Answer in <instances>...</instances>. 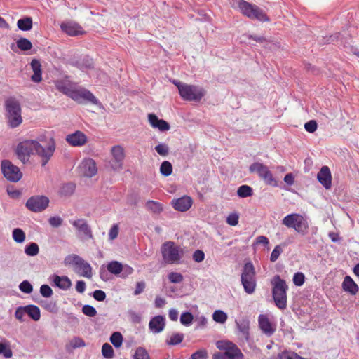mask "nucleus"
<instances>
[{
    "mask_svg": "<svg viewBox=\"0 0 359 359\" xmlns=\"http://www.w3.org/2000/svg\"><path fill=\"white\" fill-rule=\"evenodd\" d=\"M205 258L204 252L201 250H196L193 254V259L196 262H201Z\"/></svg>",
    "mask_w": 359,
    "mask_h": 359,
    "instance_id": "nucleus-60",
    "label": "nucleus"
},
{
    "mask_svg": "<svg viewBox=\"0 0 359 359\" xmlns=\"http://www.w3.org/2000/svg\"><path fill=\"white\" fill-rule=\"evenodd\" d=\"M249 170L252 173H257L266 184L272 185L274 187L277 186L276 180L266 165L261 163L255 162L251 164L249 168Z\"/></svg>",
    "mask_w": 359,
    "mask_h": 359,
    "instance_id": "nucleus-11",
    "label": "nucleus"
},
{
    "mask_svg": "<svg viewBox=\"0 0 359 359\" xmlns=\"http://www.w3.org/2000/svg\"><path fill=\"white\" fill-rule=\"evenodd\" d=\"M160 172L165 177L170 175L172 172V164L169 161H163L160 166Z\"/></svg>",
    "mask_w": 359,
    "mask_h": 359,
    "instance_id": "nucleus-41",
    "label": "nucleus"
},
{
    "mask_svg": "<svg viewBox=\"0 0 359 359\" xmlns=\"http://www.w3.org/2000/svg\"><path fill=\"white\" fill-rule=\"evenodd\" d=\"M70 97L78 103L90 102L95 105L100 104L90 91L81 87L75 86Z\"/></svg>",
    "mask_w": 359,
    "mask_h": 359,
    "instance_id": "nucleus-12",
    "label": "nucleus"
},
{
    "mask_svg": "<svg viewBox=\"0 0 359 359\" xmlns=\"http://www.w3.org/2000/svg\"><path fill=\"white\" fill-rule=\"evenodd\" d=\"M147 209L154 214H159L163 211L162 204L154 201H148L146 203Z\"/></svg>",
    "mask_w": 359,
    "mask_h": 359,
    "instance_id": "nucleus-31",
    "label": "nucleus"
},
{
    "mask_svg": "<svg viewBox=\"0 0 359 359\" xmlns=\"http://www.w3.org/2000/svg\"><path fill=\"white\" fill-rule=\"evenodd\" d=\"M53 281L55 286L59 287L62 290H67L70 288L72 285V282L70 279L65 276H60L57 275H55L53 276Z\"/></svg>",
    "mask_w": 359,
    "mask_h": 359,
    "instance_id": "nucleus-27",
    "label": "nucleus"
},
{
    "mask_svg": "<svg viewBox=\"0 0 359 359\" xmlns=\"http://www.w3.org/2000/svg\"><path fill=\"white\" fill-rule=\"evenodd\" d=\"M172 204L176 210L184 212L191 208L192 199L189 196H184L176 200H173Z\"/></svg>",
    "mask_w": 359,
    "mask_h": 359,
    "instance_id": "nucleus-22",
    "label": "nucleus"
},
{
    "mask_svg": "<svg viewBox=\"0 0 359 359\" xmlns=\"http://www.w3.org/2000/svg\"><path fill=\"white\" fill-rule=\"evenodd\" d=\"M283 252V249L280 245H276L274 249L273 250L271 256H270V261L271 262H275L280 255V254Z\"/></svg>",
    "mask_w": 359,
    "mask_h": 359,
    "instance_id": "nucleus-54",
    "label": "nucleus"
},
{
    "mask_svg": "<svg viewBox=\"0 0 359 359\" xmlns=\"http://www.w3.org/2000/svg\"><path fill=\"white\" fill-rule=\"evenodd\" d=\"M342 287L344 291L349 292L351 294H355L359 290L358 285L348 276L344 278L342 283Z\"/></svg>",
    "mask_w": 359,
    "mask_h": 359,
    "instance_id": "nucleus-28",
    "label": "nucleus"
},
{
    "mask_svg": "<svg viewBox=\"0 0 359 359\" xmlns=\"http://www.w3.org/2000/svg\"><path fill=\"white\" fill-rule=\"evenodd\" d=\"M43 137H39V140H26L20 142L16 148V154L18 158L25 163L31 155L37 154L42 158V165L44 166L53 156L55 150V142L53 137H50L47 145L44 143Z\"/></svg>",
    "mask_w": 359,
    "mask_h": 359,
    "instance_id": "nucleus-1",
    "label": "nucleus"
},
{
    "mask_svg": "<svg viewBox=\"0 0 359 359\" xmlns=\"http://www.w3.org/2000/svg\"><path fill=\"white\" fill-rule=\"evenodd\" d=\"M13 240L16 243H22L25 240V232L19 228L14 229L12 233Z\"/></svg>",
    "mask_w": 359,
    "mask_h": 359,
    "instance_id": "nucleus-42",
    "label": "nucleus"
},
{
    "mask_svg": "<svg viewBox=\"0 0 359 359\" xmlns=\"http://www.w3.org/2000/svg\"><path fill=\"white\" fill-rule=\"evenodd\" d=\"M1 354L6 358L12 357L13 352L10 348V344L8 341L0 343V355Z\"/></svg>",
    "mask_w": 359,
    "mask_h": 359,
    "instance_id": "nucleus-40",
    "label": "nucleus"
},
{
    "mask_svg": "<svg viewBox=\"0 0 359 359\" xmlns=\"http://www.w3.org/2000/svg\"><path fill=\"white\" fill-rule=\"evenodd\" d=\"M318 124L315 120H311L304 124L305 130L309 133H314L317 130Z\"/></svg>",
    "mask_w": 359,
    "mask_h": 359,
    "instance_id": "nucleus-57",
    "label": "nucleus"
},
{
    "mask_svg": "<svg viewBox=\"0 0 359 359\" xmlns=\"http://www.w3.org/2000/svg\"><path fill=\"white\" fill-rule=\"evenodd\" d=\"M49 202L48 198L45 196H34L27 201L26 207L34 212H42L47 208Z\"/></svg>",
    "mask_w": 359,
    "mask_h": 359,
    "instance_id": "nucleus-13",
    "label": "nucleus"
},
{
    "mask_svg": "<svg viewBox=\"0 0 359 359\" xmlns=\"http://www.w3.org/2000/svg\"><path fill=\"white\" fill-rule=\"evenodd\" d=\"M170 125L167 121H164L163 119H161L160 122L156 125L155 128H158L161 131H167L170 129Z\"/></svg>",
    "mask_w": 359,
    "mask_h": 359,
    "instance_id": "nucleus-63",
    "label": "nucleus"
},
{
    "mask_svg": "<svg viewBox=\"0 0 359 359\" xmlns=\"http://www.w3.org/2000/svg\"><path fill=\"white\" fill-rule=\"evenodd\" d=\"M111 154L116 161V165H113L114 169L121 168L125 156L123 148L120 145L114 146L111 148Z\"/></svg>",
    "mask_w": 359,
    "mask_h": 359,
    "instance_id": "nucleus-25",
    "label": "nucleus"
},
{
    "mask_svg": "<svg viewBox=\"0 0 359 359\" xmlns=\"http://www.w3.org/2000/svg\"><path fill=\"white\" fill-rule=\"evenodd\" d=\"M40 293L43 297H50L53 295V290L48 285H42L40 287Z\"/></svg>",
    "mask_w": 359,
    "mask_h": 359,
    "instance_id": "nucleus-56",
    "label": "nucleus"
},
{
    "mask_svg": "<svg viewBox=\"0 0 359 359\" xmlns=\"http://www.w3.org/2000/svg\"><path fill=\"white\" fill-rule=\"evenodd\" d=\"M48 222L53 227H59L62 223V219L60 217H51L49 218Z\"/></svg>",
    "mask_w": 359,
    "mask_h": 359,
    "instance_id": "nucleus-61",
    "label": "nucleus"
},
{
    "mask_svg": "<svg viewBox=\"0 0 359 359\" xmlns=\"http://www.w3.org/2000/svg\"><path fill=\"white\" fill-rule=\"evenodd\" d=\"M25 306V311L33 320L38 321L41 318V312L39 308L34 304H29Z\"/></svg>",
    "mask_w": 359,
    "mask_h": 359,
    "instance_id": "nucleus-29",
    "label": "nucleus"
},
{
    "mask_svg": "<svg viewBox=\"0 0 359 359\" xmlns=\"http://www.w3.org/2000/svg\"><path fill=\"white\" fill-rule=\"evenodd\" d=\"M107 270L112 274L118 275L123 270V264L117 261H112L107 264Z\"/></svg>",
    "mask_w": 359,
    "mask_h": 359,
    "instance_id": "nucleus-33",
    "label": "nucleus"
},
{
    "mask_svg": "<svg viewBox=\"0 0 359 359\" xmlns=\"http://www.w3.org/2000/svg\"><path fill=\"white\" fill-rule=\"evenodd\" d=\"M148 119H149V122L150 123V125L153 127V128H156V125L158 124V123L160 122L161 119H159L155 114H149L148 115Z\"/></svg>",
    "mask_w": 359,
    "mask_h": 359,
    "instance_id": "nucleus-64",
    "label": "nucleus"
},
{
    "mask_svg": "<svg viewBox=\"0 0 359 359\" xmlns=\"http://www.w3.org/2000/svg\"><path fill=\"white\" fill-rule=\"evenodd\" d=\"M134 359H150V357L144 348L138 347L135 351Z\"/></svg>",
    "mask_w": 359,
    "mask_h": 359,
    "instance_id": "nucleus-45",
    "label": "nucleus"
},
{
    "mask_svg": "<svg viewBox=\"0 0 359 359\" xmlns=\"http://www.w3.org/2000/svg\"><path fill=\"white\" fill-rule=\"evenodd\" d=\"M237 328V334L243 338L245 341H248L250 337V321L245 318L243 317L240 319L235 320Z\"/></svg>",
    "mask_w": 359,
    "mask_h": 359,
    "instance_id": "nucleus-17",
    "label": "nucleus"
},
{
    "mask_svg": "<svg viewBox=\"0 0 359 359\" xmlns=\"http://www.w3.org/2000/svg\"><path fill=\"white\" fill-rule=\"evenodd\" d=\"M64 264L66 266H74V271L80 276L87 278H92L93 273L90 264L77 255L72 254L66 256L64 259Z\"/></svg>",
    "mask_w": 359,
    "mask_h": 359,
    "instance_id": "nucleus-4",
    "label": "nucleus"
},
{
    "mask_svg": "<svg viewBox=\"0 0 359 359\" xmlns=\"http://www.w3.org/2000/svg\"><path fill=\"white\" fill-rule=\"evenodd\" d=\"M71 347L74 349L84 347L86 346V343L83 339L79 337H74L69 343Z\"/></svg>",
    "mask_w": 359,
    "mask_h": 359,
    "instance_id": "nucleus-49",
    "label": "nucleus"
},
{
    "mask_svg": "<svg viewBox=\"0 0 359 359\" xmlns=\"http://www.w3.org/2000/svg\"><path fill=\"white\" fill-rule=\"evenodd\" d=\"M165 326V318L163 316L158 315L153 317L149 323V328L154 334L161 332Z\"/></svg>",
    "mask_w": 359,
    "mask_h": 359,
    "instance_id": "nucleus-19",
    "label": "nucleus"
},
{
    "mask_svg": "<svg viewBox=\"0 0 359 359\" xmlns=\"http://www.w3.org/2000/svg\"><path fill=\"white\" fill-rule=\"evenodd\" d=\"M168 278L172 283H180L183 281V276L178 272H171L168 274Z\"/></svg>",
    "mask_w": 359,
    "mask_h": 359,
    "instance_id": "nucleus-48",
    "label": "nucleus"
},
{
    "mask_svg": "<svg viewBox=\"0 0 359 359\" xmlns=\"http://www.w3.org/2000/svg\"><path fill=\"white\" fill-rule=\"evenodd\" d=\"M109 340L115 348H120L123 341V335L119 332H114L111 334Z\"/></svg>",
    "mask_w": 359,
    "mask_h": 359,
    "instance_id": "nucleus-34",
    "label": "nucleus"
},
{
    "mask_svg": "<svg viewBox=\"0 0 359 359\" xmlns=\"http://www.w3.org/2000/svg\"><path fill=\"white\" fill-rule=\"evenodd\" d=\"M71 224L78 231V235L82 240H88L93 238L92 230L84 219H79L71 222Z\"/></svg>",
    "mask_w": 359,
    "mask_h": 359,
    "instance_id": "nucleus-15",
    "label": "nucleus"
},
{
    "mask_svg": "<svg viewBox=\"0 0 359 359\" xmlns=\"http://www.w3.org/2000/svg\"><path fill=\"white\" fill-rule=\"evenodd\" d=\"M66 141L72 146L81 147L86 144L87 137L81 131H76L66 137Z\"/></svg>",
    "mask_w": 359,
    "mask_h": 359,
    "instance_id": "nucleus-21",
    "label": "nucleus"
},
{
    "mask_svg": "<svg viewBox=\"0 0 359 359\" xmlns=\"http://www.w3.org/2000/svg\"><path fill=\"white\" fill-rule=\"evenodd\" d=\"M282 224L289 229H293L295 231L305 236L309 231V222L306 217L298 213H291L286 215L282 220Z\"/></svg>",
    "mask_w": 359,
    "mask_h": 359,
    "instance_id": "nucleus-5",
    "label": "nucleus"
},
{
    "mask_svg": "<svg viewBox=\"0 0 359 359\" xmlns=\"http://www.w3.org/2000/svg\"><path fill=\"white\" fill-rule=\"evenodd\" d=\"M293 283L296 286H302L305 281V276L301 272L295 273L293 276Z\"/></svg>",
    "mask_w": 359,
    "mask_h": 359,
    "instance_id": "nucleus-52",
    "label": "nucleus"
},
{
    "mask_svg": "<svg viewBox=\"0 0 359 359\" xmlns=\"http://www.w3.org/2000/svg\"><path fill=\"white\" fill-rule=\"evenodd\" d=\"M318 182L326 189H329L332 185V175L327 166H323L317 175Z\"/></svg>",
    "mask_w": 359,
    "mask_h": 359,
    "instance_id": "nucleus-20",
    "label": "nucleus"
},
{
    "mask_svg": "<svg viewBox=\"0 0 359 359\" xmlns=\"http://www.w3.org/2000/svg\"><path fill=\"white\" fill-rule=\"evenodd\" d=\"M31 68L34 72L31 76V80L34 83H39L42 80L41 65L36 59H33L30 63Z\"/></svg>",
    "mask_w": 359,
    "mask_h": 359,
    "instance_id": "nucleus-26",
    "label": "nucleus"
},
{
    "mask_svg": "<svg viewBox=\"0 0 359 359\" xmlns=\"http://www.w3.org/2000/svg\"><path fill=\"white\" fill-rule=\"evenodd\" d=\"M102 354L104 358L111 359L114 356V351L109 344L105 343L102 346Z\"/></svg>",
    "mask_w": 359,
    "mask_h": 359,
    "instance_id": "nucleus-38",
    "label": "nucleus"
},
{
    "mask_svg": "<svg viewBox=\"0 0 359 359\" xmlns=\"http://www.w3.org/2000/svg\"><path fill=\"white\" fill-rule=\"evenodd\" d=\"M194 316L190 312L182 313L180 316V323L185 326H189L191 324Z\"/></svg>",
    "mask_w": 359,
    "mask_h": 359,
    "instance_id": "nucleus-46",
    "label": "nucleus"
},
{
    "mask_svg": "<svg viewBox=\"0 0 359 359\" xmlns=\"http://www.w3.org/2000/svg\"><path fill=\"white\" fill-rule=\"evenodd\" d=\"M40 305L47 310L49 312L51 313H55L57 311V307L55 304V302H53L52 301H47V300H43L40 302Z\"/></svg>",
    "mask_w": 359,
    "mask_h": 359,
    "instance_id": "nucleus-43",
    "label": "nucleus"
},
{
    "mask_svg": "<svg viewBox=\"0 0 359 359\" xmlns=\"http://www.w3.org/2000/svg\"><path fill=\"white\" fill-rule=\"evenodd\" d=\"M241 282L247 294H252L255 292L257 286L256 272L251 262L244 264L241 275Z\"/></svg>",
    "mask_w": 359,
    "mask_h": 359,
    "instance_id": "nucleus-6",
    "label": "nucleus"
},
{
    "mask_svg": "<svg viewBox=\"0 0 359 359\" xmlns=\"http://www.w3.org/2000/svg\"><path fill=\"white\" fill-rule=\"evenodd\" d=\"M6 118L11 128L18 127L22 122V109L19 101L15 97H8L5 101Z\"/></svg>",
    "mask_w": 359,
    "mask_h": 359,
    "instance_id": "nucleus-2",
    "label": "nucleus"
},
{
    "mask_svg": "<svg viewBox=\"0 0 359 359\" xmlns=\"http://www.w3.org/2000/svg\"><path fill=\"white\" fill-rule=\"evenodd\" d=\"M237 4L241 12L248 18L263 22L269 21L265 13L257 6L251 4L245 0H238Z\"/></svg>",
    "mask_w": 359,
    "mask_h": 359,
    "instance_id": "nucleus-8",
    "label": "nucleus"
},
{
    "mask_svg": "<svg viewBox=\"0 0 359 359\" xmlns=\"http://www.w3.org/2000/svg\"><path fill=\"white\" fill-rule=\"evenodd\" d=\"M259 326L263 333L266 336L271 337L276 331V326L272 325L269 318L264 314H260L258 317Z\"/></svg>",
    "mask_w": 359,
    "mask_h": 359,
    "instance_id": "nucleus-18",
    "label": "nucleus"
},
{
    "mask_svg": "<svg viewBox=\"0 0 359 359\" xmlns=\"http://www.w3.org/2000/svg\"><path fill=\"white\" fill-rule=\"evenodd\" d=\"M60 27L64 32L70 36H77L83 33L82 27L76 22H63Z\"/></svg>",
    "mask_w": 359,
    "mask_h": 359,
    "instance_id": "nucleus-24",
    "label": "nucleus"
},
{
    "mask_svg": "<svg viewBox=\"0 0 359 359\" xmlns=\"http://www.w3.org/2000/svg\"><path fill=\"white\" fill-rule=\"evenodd\" d=\"M1 170L4 176L11 182H16L22 178L20 169L9 161L4 160L1 162Z\"/></svg>",
    "mask_w": 359,
    "mask_h": 359,
    "instance_id": "nucleus-14",
    "label": "nucleus"
},
{
    "mask_svg": "<svg viewBox=\"0 0 359 359\" xmlns=\"http://www.w3.org/2000/svg\"><path fill=\"white\" fill-rule=\"evenodd\" d=\"M184 335L182 333H173L170 338L167 339L165 342L170 346H176L182 342Z\"/></svg>",
    "mask_w": 359,
    "mask_h": 359,
    "instance_id": "nucleus-32",
    "label": "nucleus"
},
{
    "mask_svg": "<svg viewBox=\"0 0 359 359\" xmlns=\"http://www.w3.org/2000/svg\"><path fill=\"white\" fill-rule=\"evenodd\" d=\"M25 306H19L16 309L15 311V317L20 323H23L25 321V316L26 314V312L25 311Z\"/></svg>",
    "mask_w": 359,
    "mask_h": 359,
    "instance_id": "nucleus-53",
    "label": "nucleus"
},
{
    "mask_svg": "<svg viewBox=\"0 0 359 359\" xmlns=\"http://www.w3.org/2000/svg\"><path fill=\"white\" fill-rule=\"evenodd\" d=\"M79 170L81 175L87 177H92L97 172L96 163L92 158L83 160L79 166Z\"/></svg>",
    "mask_w": 359,
    "mask_h": 359,
    "instance_id": "nucleus-16",
    "label": "nucleus"
},
{
    "mask_svg": "<svg viewBox=\"0 0 359 359\" xmlns=\"http://www.w3.org/2000/svg\"><path fill=\"white\" fill-rule=\"evenodd\" d=\"M93 295L94 299L99 302L104 301L106 298L105 292L100 290H97L94 291Z\"/></svg>",
    "mask_w": 359,
    "mask_h": 359,
    "instance_id": "nucleus-62",
    "label": "nucleus"
},
{
    "mask_svg": "<svg viewBox=\"0 0 359 359\" xmlns=\"http://www.w3.org/2000/svg\"><path fill=\"white\" fill-rule=\"evenodd\" d=\"M17 47L22 50L27 51L32 49V44L31 41L26 38H20L16 41Z\"/></svg>",
    "mask_w": 359,
    "mask_h": 359,
    "instance_id": "nucleus-35",
    "label": "nucleus"
},
{
    "mask_svg": "<svg viewBox=\"0 0 359 359\" xmlns=\"http://www.w3.org/2000/svg\"><path fill=\"white\" fill-rule=\"evenodd\" d=\"M226 222L231 226H236L238 223V215L236 213L230 214L226 218Z\"/></svg>",
    "mask_w": 359,
    "mask_h": 359,
    "instance_id": "nucleus-59",
    "label": "nucleus"
},
{
    "mask_svg": "<svg viewBox=\"0 0 359 359\" xmlns=\"http://www.w3.org/2000/svg\"><path fill=\"white\" fill-rule=\"evenodd\" d=\"M216 347L224 351L223 353L227 359H243L244 355L241 349L233 342L226 340H220L216 342Z\"/></svg>",
    "mask_w": 359,
    "mask_h": 359,
    "instance_id": "nucleus-10",
    "label": "nucleus"
},
{
    "mask_svg": "<svg viewBox=\"0 0 359 359\" xmlns=\"http://www.w3.org/2000/svg\"><path fill=\"white\" fill-rule=\"evenodd\" d=\"M75 190V185L73 183H67L62 186L60 193L64 196H69L73 194Z\"/></svg>",
    "mask_w": 359,
    "mask_h": 359,
    "instance_id": "nucleus-39",
    "label": "nucleus"
},
{
    "mask_svg": "<svg viewBox=\"0 0 359 359\" xmlns=\"http://www.w3.org/2000/svg\"><path fill=\"white\" fill-rule=\"evenodd\" d=\"M39 248L36 243H31L25 248V252L29 256H35L39 253Z\"/></svg>",
    "mask_w": 359,
    "mask_h": 359,
    "instance_id": "nucleus-44",
    "label": "nucleus"
},
{
    "mask_svg": "<svg viewBox=\"0 0 359 359\" xmlns=\"http://www.w3.org/2000/svg\"><path fill=\"white\" fill-rule=\"evenodd\" d=\"M118 225L117 224H113L109 232V239L112 241L116 238L118 235Z\"/></svg>",
    "mask_w": 359,
    "mask_h": 359,
    "instance_id": "nucleus-58",
    "label": "nucleus"
},
{
    "mask_svg": "<svg viewBox=\"0 0 359 359\" xmlns=\"http://www.w3.org/2000/svg\"><path fill=\"white\" fill-rule=\"evenodd\" d=\"M163 261L166 264H177L182 259L183 251L172 241H167L161 248Z\"/></svg>",
    "mask_w": 359,
    "mask_h": 359,
    "instance_id": "nucleus-7",
    "label": "nucleus"
},
{
    "mask_svg": "<svg viewBox=\"0 0 359 359\" xmlns=\"http://www.w3.org/2000/svg\"><path fill=\"white\" fill-rule=\"evenodd\" d=\"M208 358V352L205 349H200L195 353H194L190 359H207Z\"/></svg>",
    "mask_w": 359,
    "mask_h": 359,
    "instance_id": "nucleus-55",
    "label": "nucleus"
},
{
    "mask_svg": "<svg viewBox=\"0 0 359 359\" xmlns=\"http://www.w3.org/2000/svg\"><path fill=\"white\" fill-rule=\"evenodd\" d=\"M227 318V314L222 310H216L212 314L213 320L220 324H224Z\"/></svg>",
    "mask_w": 359,
    "mask_h": 359,
    "instance_id": "nucleus-37",
    "label": "nucleus"
},
{
    "mask_svg": "<svg viewBox=\"0 0 359 359\" xmlns=\"http://www.w3.org/2000/svg\"><path fill=\"white\" fill-rule=\"evenodd\" d=\"M272 285V296L276 306L280 309L287 307V291L288 286L280 276H275L271 281Z\"/></svg>",
    "mask_w": 359,
    "mask_h": 359,
    "instance_id": "nucleus-3",
    "label": "nucleus"
},
{
    "mask_svg": "<svg viewBox=\"0 0 359 359\" xmlns=\"http://www.w3.org/2000/svg\"><path fill=\"white\" fill-rule=\"evenodd\" d=\"M19 289L21 292L30 294L33 291V287L28 280H23L19 285Z\"/></svg>",
    "mask_w": 359,
    "mask_h": 359,
    "instance_id": "nucleus-50",
    "label": "nucleus"
},
{
    "mask_svg": "<svg viewBox=\"0 0 359 359\" xmlns=\"http://www.w3.org/2000/svg\"><path fill=\"white\" fill-rule=\"evenodd\" d=\"M55 86L57 90L69 97H71V95L76 86L67 79L57 80L55 81Z\"/></svg>",
    "mask_w": 359,
    "mask_h": 359,
    "instance_id": "nucleus-23",
    "label": "nucleus"
},
{
    "mask_svg": "<svg viewBox=\"0 0 359 359\" xmlns=\"http://www.w3.org/2000/svg\"><path fill=\"white\" fill-rule=\"evenodd\" d=\"M180 95L184 100L198 102L205 95V90L198 86L186 83L184 86H181Z\"/></svg>",
    "mask_w": 359,
    "mask_h": 359,
    "instance_id": "nucleus-9",
    "label": "nucleus"
},
{
    "mask_svg": "<svg viewBox=\"0 0 359 359\" xmlns=\"http://www.w3.org/2000/svg\"><path fill=\"white\" fill-rule=\"evenodd\" d=\"M82 312L88 317H94L97 315L96 309L88 304H86L82 307Z\"/></svg>",
    "mask_w": 359,
    "mask_h": 359,
    "instance_id": "nucleus-51",
    "label": "nucleus"
},
{
    "mask_svg": "<svg viewBox=\"0 0 359 359\" xmlns=\"http://www.w3.org/2000/svg\"><path fill=\"white\" fill-rule=\"evenodd\" d=\"M18 29L22 31H29L32 28V19L30 17L20 18L17 22Z\"/></svg>",
    "mask_w": 359,
    "mask_h": 359,
    "instance_id": "nucleus-30",
    "label": "nucleus"
},
{
    "mask_svg": "<svg viewBox=\"0 0 359 359\" xmlns=\"http://www.w3.org/2000/svg\"><path fill=\"white\" fill-rule=\"evenodd\" d=\"M155 150L161 156H166L169 154V147L164 143L157 144L155 147Z\"/></svg>",
    "mask_w": 359,
    "mask_h": 359,
    "instance_id": "nucleus-47",
    "label": "nucleus"
},
{
    "mask_svg": "<svg viewBox=\"0 0 359 359\" xmlns=\"http://www.w3.org/2000/svg\"><path fill=\"white\" fill-rule=\"evenodd\" d=\"M237 194L241 198H246L253 194L252 189L248 185H241L237 190Z\"/></svg>",
    "mask_w": 359,
    "mask_h": 359,
    "instance_id": "nucleus-36",
    "label": "nucleus"
}]
</instances>
